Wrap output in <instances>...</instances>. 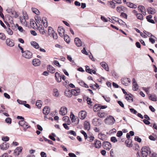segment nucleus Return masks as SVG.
Returning a JSON list of instances; mask_svg holds the SVG:
<instances>
[{"label":"nucleus","instance_id":"f257e3e1","mask_svg":"<svg viewBox=\"0 0 157 157\" xmlns=\"http://www.w3.org/2000/svg\"><path fill=\"white\" fill-rule=\"evenodd\" d=\"M142 155L143 157H147L149 154H151V151L150 148L147 147H142Z\"/></svg>","mask_w":157,"mask_h":157},{"label":"nucleus","instance_id":"f03ea898","mask_svg":"<svg viewBox=\"0 0 157 157\" xmlns=\"http://www.w3.org/2000/svg\"><path fill=\"white\" fill-rule=\"evenodd\" d=\"M105 122L107 124L113 125L115 122V119L113 117L109 115L104 120Z\"/></svg>","mask_w":157,"mask_h":157},{"label":"nucleus","instance_id":"7ed1b4c3","mask_svg":"<svg viewBox=\"0 0 157 157\" xmlns=\"http://www.w3.org/2000/svg\"><path fill=\"white\" fill-rule=\"evenodd\" d=\"M19 124L23 128L25 132L26 129L30 127L28 124L24 120L20 121L19 122Z\"/></svg>","mask_w":157,"mask_h":157},{"label":"nucleus","instance_id":"20e7f679","mask_svg":"<svg viewBox=\"0 0 157 157\" xmlns=\"http://www.w3.org/2000/svg\"><path fill=\"white\" fill-rule=\"evenodd\" d=\"M22 56L24 58L26 59H30L32 57L33 54L30 51L26 50L22 53Z\"/></svg>","mask_w":157,"mask_h":157},{"label":"nucleus","instance_id":"39448f33","mask_svg":"<svg viewBox=\"0 0 157 157\" xmlns=\"http://www.w3.org/2000/svg\"><path fill=\"white\" fill-rule=\"evenodd\" d=\"M22 148L21 147H17L14 150L13 154L15 157H21V155H20V153L22 151Z\"/></svg>","mask_w":157,"mask_h":157},{"label":"nucleus","instance_id":"423d86ee","mask_svg":"<svg viewBox=\"0 0 157 157\" xmlns=\"http://www.w3.org/2000/svg\"><path fill=\"white\" fill-rule=\"evenodd\" d=\"M102 146L104 149L108 150L110 149L112 147L111 144L108 142H104L103 143Z\"/></svg>","mask_w":157,"mask_h":157},{"label":"nucleus","instance_id":"0eeeda50","mask_svg":"<svg viewBox=\"0 0 157 157\" xmlns=\"http://www.w3.org/2000/svg\"><path fill=\"white\" fill-rule=\"evenodd\" d=\"M122 83L125 86H127L131 82V80L128 78H123L121 79Z\"/></svg>","mask_w":157,"mask_h":157},{"label":"nucleus","instance_id":"6e6552de","mask_svg":"<svg viewBox=\"0 0 157 157\" xmlns=\"http://www.w3.org/2000/svg\"><path fill=\"white\" fill-rule=\"evenodd\" d=\"M86 116V113L84 111H81L78 113V117L81 119H84Z\"/></svg>","mask_w":157,"mask_h":157},{"label":"nucleus","instance_id":"1a4fd4ad","mask_svg":"<svg viewBox=\"0 0 157 157\" xmlns=\"http://www.w3.org/2000/svg\"><path fill=\"white\" fill-rule=\"evenodd\" d=\"M67 113V109L65 107H61L59 110V113L62 116L65 115Z\"/></svg>","mask_w":157,"mask_h":157},{"label":"nucleus","instance_id":"9d476101","mask_svg":"<svg viewBox=\"0 0 157 157\" xmlns=\"http://www.w3.org/2000/svg\"><path fill=\"white\" fill-rule=\"evenodd\" d=\"M38 29L40 33L43 35L45 34L47 32L46 29H45L42 25H39Z\"/></svg>","mask_w":157,"mask_h":157},{"label":"nucleus","instance_id":"9b49d317","mask_svg":"<svg viewBox=\"0 0 157 157\" xmlns=\"http://www.w3.org/2000/svg\"><path fill=\"white\" fill-rule=\"evenodd\" d=\"M132 82L133 84V90L134 91L137 90L138 89L139 86L134 78H133Z\"/></svg>","mask_w":157,"mask_h":157},{"label":"nucleus","instance_id":"f8f14e48","mask_svg":"<svg viewBox=\"0 0 157 157\" xmlns=\"http://www.w3.org/2000/svg\"><path fill=\"white\" fill-rule=\"evenodd\" d=\"M65 30L61 26L59 27L58 29V32L60 36L61 37H63L64 35Z\"/></svg>","mask_w":157,"mask_h":157},{"label":"nucleus","instance_id":"ddd939ff","mask_svg":"<svg viewBox=\"0 0 157 157\" xmlns=\"http://www.w3.org/2000/svg\"><path fill=\"white\" fill-rule=\"evenodd\" d=\"M6 43L8 46L10 47L13 46L14 45V41L13 40L10 39L9 38L7 39L6 40Z\"/></svg>","mask_w":157,"mask_h":157},{"label":"nucleus","instance_id":"4468645a","mask_svg":"<svg viewBox=\"0 0 157 157\" xmlns=\"http://www.w3.org/2000/svg\"><path fill=\"white\" fill-rule=\"evenodd\" d=\"M9 147V144L8 143H6V142L3 143L0 146L1 149L2 150H6Z\"/></svg>","mask_w":157,"mask_h":157},{"label":"nucleus","instance_id":"2eb2a0df","mask_svg":"<svg viewBox=\"0 0 157 157\" xmlns=\"http://www.w3.org/2000/svg\"><path fill=\"white\" fill-rule=\"evenodd\" d=\"M33 64L35 66H39L40 64V61L38 59H35L33 60Z\"/></svg>","mask_w":157,"mask_h":157},{"label":"nucleus","instance_id":"dca6fc26","mask_svg":"<svg viewBox=\"0 0 157 157\" xmlns=\"http://www.w3.org/2000/svg\"><path fill=\"white\" fill-rule=\"evenodd\" d=\"M55 79L58 82H60L61 81V76L59 73L56 72L55 74Z\"/></svg>","mask_w":157,"mask_h":157},{"label":"nucleus","instance_id":"f3484780","mask_svg":"<svg viewBox=\"0 0 157 157\" xmlns=\"http://www.w3.org/2000/svg\"><path fill=\"white\" fill-rule=\"evenodd\" d=\"M75 42L76 45L78 47H80L82 45V42L78 38H75Z\"/></svg>","mask_w":157,"mask_h":157},{"label":"nucleus","instance_id":"a211bd4d","mask_svg":"<svg viewBox=\"0 0 157 157\" xmlns=\"http://www.w3.org/2000/svg\"><path fill=\"white\" fill-rule=\"evenodd\" d=\"M53 95L56 97H58L59 96V93L57 89L54 88L53 89Z\"/></svg>","mask_w":157,"mask_h":157},{"label":"nucleus","instance_id":"6ab92c4d","mask_svg":"<svg viewBox=\"0 0 157 157\" xmlns=\"http://www.w3.org/2000/svg\"><path fill=\"white\" fill-rule=\"evenodd\" d=\"M47 70L49 72L52 73H54L56 71L54 68L49 65L48 66Z\"/></svg>","mask_w":157,"mask_h":157},{"label":"nucleus","instance_id":"aec40b11","mask_svg":"<svg viewBox=\"0 0 157 157\" xmlns=\"http://www.w3.org/2000/svg\"><path fill=\"white\" fill-rule=\"evenodd\" d=\"M72 95L75 96L78 95L80 93V89L78 88H76L75 89H72L71 90Z\"/></svg>","mask_w":157,"mask_h":157},{"label":"nucleus","instance_id":"412c9836","mask_svg":"<svg viewBox=\"0 0 157 157\" xmlns=\"http://www.w3.org/2000/svg\"><path fill=\"white\" fill-rule=\"evenodd\" d=\"M149 99V100L153 101H157V97L155 94L152 95L151 94L148 95Z\"/></svg>","mask_w":157,"mask_h":157},{"label":"nucleus","instance_id":"4be33fe9","mask_svg":"<svg viewBox=\"0 0 157 157\" xmlns=\"http://www.w3.org/2000/svg\"><path fill=\"white\" fill-rule=\"evenodd\" d=\"M50 109L48 107H45L43 109V113L45 115H48L50 113Z\"/></svg>","mask_w":157,"mask_h":157},{"label":"nucleus","instance_id":"5701e85b","mask_svg":"<svg viewBox=\"0 0 157 157\" xmlns=\"http://www.w3.org/2000/svg\"><path fill=\"white\" fill-rule=\"evenodd\" d=\"M101 66L107 71H109L108 65L105 62H102L100 63Z\"/></svg>","mask_w":157,"mask_h":157},{"label":"nucleus","instance_id":"b1692460","mask_svg":"<svg viewBox=\"0 0 157 157\" xmlns=\"http://www.w3.org/2000/svg\"><path fill=\"white\" fill-rule=\"evenodd\" d=\"M94 145L95 147L98 148H100L101 146L100 141L98 140L95 141Z\"/></svg>","mask_w":157,"mask_h":157},{"label":"nucleus","instance_id":"393cba45","mask_svg":"<svg viewBox=\"0 0 157 157\" xmlns=\"http://www.w3.org/2000/svg\"><path fill=\"white\" fill-rule=\"evenodd\" d=\"M126 4L127 6L131 8H136L137 7V6L136 5L133 4L130 2H127Z\"/></svg>","mask_w":157,"mask_h":157},{"label":"nucleus","instance_id":"a878e982","mask_svg":"<svg viewBox=\"0 0 157 157\" xmlns=\"http://www.w3.org/2000/svg\"><path fill=\"white\" fill-rule=\"evenodd\" d=\"M84 127L86 129L89 130L90 128V123L87 121H85L84 124Z\"/></svg>","mask_w":157,"mask_h":157},{"label":"nucleus","instance_id":"bb28decb","mask_svg":"<svg viewBox=\"0 0 157 157\" xmlns=\"http://www.w3.org/2000/svg\"><path fill=\"white\" fill-rule=\"evenodd\" d=\"M20 19L21 22L22 24L26 26L27 25V22L26 21V19L25 18L21 17V16L20 17Z\"/></svg>","mask_w":157,"mask_h":157},{"label":"nucleus","instance_id":"cd10ccee","mask_svg":"<svg viewBox=\"0 0 157 157\" xmlns=\"http://www.w3.org/2000/svg\"><path fill=\"white\" fill-rule=\"evenodd\" d=\"M31 45L36 49H38L40 47L38 44L35 41H32L31 42Z\"/></svg>","mask_w":157,"mask_h":157},{"label":"nucleus","instance_id":"c85d7f7f","mask_svg":"<svg viewBox=\"0 0 157 157\" xmlns=\"http://www.w3.org/2000/svg\"><path fill=\"white\" fill-rule=\"evenodd\" d=\"M108 4L109 6L111 8H114L115 7V3L113 1L108 2Z\"/></svg>","mask_w":157,"mask_h":157},{"label":"nucleus","instance_id":"c756f323","mask_svg":"<svg viewBox=\"0 0 157 157\" xmlns=\"http://www.w3.org/2000/svg\"><path fill=\"white\" fill-rule=\"evenodd\" d=\"M147 10L149 14H154L155 13V9L151 7L148 8Z\"/></svg>","mask_w":157,"mask_h":157},{"label":"nucleus","instance_id":"7c9ffc66","mask_svg":"<svg viewBox=\"0 0 157 157\" xmlns=\"http://www.w3.org/2000/svg\"><path fill=\"white\" fill-rule=\"evenodd\" d=\"M72 91L70 90H66L65 92V95L68 97H71L72 96Z\"/></svg>","mask_w":157,"mask_h":157},{"label":"nucleus","instance_id":"2f4dec72","mask_svg":"<svg viewBox=\"0 0 157 157\" xmlns=\"http://www.w3.org/2000/svg\"><path fill=\"white\" fill-rule=\"evenodd\" d=\"M42 22L43 23L44 27L46 29L48 27V23L46 21V18L45 17H44L42 18Z\"/></svg>","mask_w":157,"mask_h":157},{"label":"nucleus","instance_id":"473e14b6","mask_svg":"<svg viewBox=\"0 0 157 157\" xmlns=\"http://www.w3.org/2000/svg\"><path fill=\"white\" fill-rule=\"evenodd\" d=\"M124 9L125 8L124 6H120L117 7V10L118 12L121 13V12H122L124 11Z\"/></svg>","mask_w":157,"mask_h":157},{"label":"nucleus","instance_id":"72a5a7b5","mask_svg":"<svg viewBox=\"0 0 157 157\" xmlns=\"http://www.w3.org/2000/svg\"><path fill=\"white\" fill-rule=\"evenodd\" d=\"M7 33L10 35H12L13 34V32L12 30L9 28H7L5 29Z\"/></svg>","mask_w":157,"mask_h":157},{"label":"nucleus","instance_id":"f704fd0d","mask_svg":"<svg viewBox=\"0 0 157 157\" xmlns=\"http://www.w3.org/2000/svg\"><path fill=\"white\" fill-rule=\"evenodd\" d=\"M48 35L50 36L52 35V33L54 32V31L53 30L52 28L51 27H48Z\"/></svg>","mask_w":157,"mask_h":157},{"label":"nucleus","instance_id":"c9c22d12","mask_svg":"<svg viewBox=\"0 0 157 157\" xmlns=\"http://www.w3.org/2000/svg\"><path fill=\"white\" fill-rule=\"evenodd\" d=\"M11 13L12 16L14 18H16L19 16V15L17 14V12L15 11H12Z\"/></svg>","mask_w":157,"mask_h":157},{"label":"nucleus","instance_id":"e433bc0d","mask_svg":"<svg viewBox=\"0 0 157 157\" xmlns=\"http://www.w3.org/2000/svg\"><path fill=\"white\" fill-rule=\"evenodd\" d=\"M138 8L141 13L143 12V11L145 10L144 7L143 6H139Z\"/></svg>","mask_w":157,"mask_h":157},{"label":"nucleus","instance_id":"4c0bfd02","mask_svg":"<svg viewBox=\"0 0 157 157\" xmlns=\"http://www.w3.org/2000/svg\"><path fill=\"white\" fill-rule=\"evenodd\" d=\"M79 120L78 118H75V117L73 120H71L72 122H74L75 124L76 125H77L79 123Z\"/></svg>","mask_w":157,"mask_h":157},{"label":"nucleus","instance_id":"58836bf2","mask_svg":"<svg viewBox=\"0 0 157 157\" xmlns=\"http://www.w3.org/2000/svg\"><path fill=\"white\" fill-rule=\"evenodd\" d=\"M36 105L39 109L40 108L42 105L41 101L40 100L37 101L36 102Z\"/></svg>","mask_w":157,"mask_h":157},{"label":"nucleus","instance_id":"ea45409f","mask_svg":"<svg viewBox=\"0 0 157 157\" xmlns=\"http://www.w3.org/2000/svg\"><path fill=\"white\" fill-rule=\"evenodd\" d=\"M32 10L33 12L35 13L36 14L38 15L39 13L40 12L36 8H32Z\"/></svg>","mask_w":157,"mask_h":157},{"label":"nucleus","instance_id":"a19ab883","mask_svg":"<svg viewBox=\"0 0 157 157\" xmlns=\"http://www.w3.org/2000/svg\"><path fill=\"white\" fill-rule=\"evenodd\" d=\"M136 16L138 19L141 20H143V16L142 14L139 13L137 14Z\"/></svg>","mask_w":157,"mask_h":157},{"label":"nucleus","instance_id":"79ce46f5","mask_svg":"<svg viewBox=\"0 0 157 157\" xmlns=\"http://www.w3.org/2000/svg\"><path fill=\"white\" fill-rule=\"evenodd\" d=\"M98 116L101 118L105 117L106 116V114L105 113H99L98 114Z\"/></svg>","mask_w":157,"mask_h":157},{"label":"nucleus","instance_id":"37998d69","mask_svg":"<svg viewBox=\"0 0 157 157\" xmlns=\"http://www.w3.org/2000/svg\"><path fill=\"white\" fill-rule=\"evenodd\" d=\"M144 33L145 34V35H147V36L149 37L151 36H153V37H155V36L153 35H152L151 33L149 32L145 31L144 30L143 31Z\"/></svg>","mask_w":157,"mask_h":157},{"label":"nucleus","instance_id":"c03bdc74","mask_svg":"<svg viewBox=\"0 0 157 157\" xmlns=\"http://www.w3.org/2000/svg\"><path fill=\"white\" fill-rule=\"evenodd\" d=\"M63 120H67V123H66V124H67H67H68V125L70 124L71 123V122L70 121L69 119V118L68 117H67V116H65L63 117Z\"/></svg>","mask_w":157,"mask_h":157},{"label":"nucleus","instance_id":"a18cd8bd","mask_svg":"<svg viewBox=\"0 0 157 157\" xmlns=\"http://www.w3.org/2000/svg\"><path fill=\"white\" fill-rule=\"evenodd\" d=\"M94 137L93 136H90L87 137V140L88 141H89L90 142H92L94 140Z\"/></svg>","mask_w":157,"mask_h":157},{"label":"nucleus","instance_id":"49530a36","mask_svg":"<svg viewBox=\"0 0 157 157\" xmlns=\"http://www.w3.org/2000/svg\"><path fill=\"white\" fill-rule=\"evenodd\" d=\"M91 69L87 66H86V72L91 74Z\"/></svg>","mask_w":157,"mask_h":157},{"label":"nucleus","instance_id":"de8ad7c7","mask_svg":"<svg viewBox=\"0 0 157 157\" xmlns=\"http://www.w3.org/2000/svg\"><path fill=\"white\" fill-rule=\"evenodd\" d=\"M104 134H103L101 133H100L98 135V137L100 139L103 140L104 139Z\"/></svg>","mask_w":157,"mask_h":157},{"label":"nucleus","instance_id":"09e8293b","mask_svg":"<svg viewBox=\"0 0 157 157\" xmlns=\"http://www.w3.org/2000/svg\"><path fill=\"white\" fill-rule=\"evenodd\" d=\"M50 36L52 37L54 39H56L57 38V34L55 32L52 33Z\"/></svg>","mask_w":157,"mask_h":157},{"label":"nucleus","instance_id":"8fccbe9b","mask_svg":"<svg viewBox=\"0 0 157 157\" xmlns=\"http://www.w3.org/2000/svg\"><path fill=\"white\" fill-rule=\"evenodd\" d=\"M0 39L3 40H4L6 39V36L3 33H0Z\"/></svg>","mask_w":157,"mask_h":157},{"label":"nucleus","instance_id":"3c124183","mask_svg":"<svg viewBox=\"0 0 157 157\" xmlns=\"http://www.w3.org/2000/svg\"><path fill=\"white\" fill-rule=\"evenodd\" d=\"M99 109H100V106L97 105H96L94 106V112H97Z\"/></svg>","mask_w":157,"mask_h":157},{"label":"nucleus","instance_id":"603ef678","mask_svg":"<svg viewBox=\"0 0 157 157\" xmlns=\"http://www.w3.org/2000/svg\"><path fill=\"white\" fill-rule=\"evenodd\" d=\"M110 140L112 142L114 143L116 142L117 141V140L116 138L114 136L111 137Z\"/></svg>","mask_w":157,"mask_h":157},{"label":"nucleus","instance_id":"864d4df0","mask_svg":"<svg viewBox=\"0 0 157 157\" xmlns=\"http://www.w3.org/2000/svg\"><path fill=\"white\" fill-rule=\"evenodd\" d=\"M126 95V96L125 97V99L126 100H127L128 101H130V100H132V98L131 97L129 96L128 94Z\"/></svg>","mask_w":157,"mask_h":157},{"label":"nucleus","instance_id":"5fc2aeb1","mask_svg":"<svg viewBox=\"0 0 157 157\" xmlns=\"http://www.w3.org/2000/svg\"><path fill=\"white\" fill-rule=\"evenodd\" d=\"M64 39L65 40L67 43H69L70 42L69 37L66 35H64Z\"/></svg>","mask_w":157,"mask_h":157},{"label":"nucleus","instance_id":"6e6d98bb","mask_svg":"<svg viewBox=\"0 0 157 157\" xmlns=\"http://www.w3.org/2000/svg\"><path fill=\"white\" fill-rule=\"evenodd\" d=\"M80 132L84 136L85 139H87V135L86 132L83 130L81 131Z\"/></svg>","mask_w":157,"mask_h":157},{"label":"nucleus","instance_id":"4d7b16f0","mask_svg":"<svg viewBox=\"0 0 157 157\" xmlns=\"http://www.w3.org/2000/svg\"><path fill=\"white\" fill-rule=\"evenodd\" d=\"M5 121L7 123L10 124L11 123L12 120L11 118L7 117Z\"/></svg>","mask_w":157,"mask_h":157},{"label":"nucleus","instance_id":"13d9d810","mask_svg":"<svg viewBox=\"0 0 157 157\" xmlns=\"http://www.w3.org/2000/svg\"><path fill=\"white\" fill-rule=\"evenodd\" d=\"M9 140V137L7 136L2 137V140L4 141H8Z\"/></svg>","mask_w":157,"mask_h":157},{"label":"nucleus","instance_id":"bf43d9fd","mask_svg":"<svg viewBox=\"0 0 157 157\" xmlns=\"http://www.w3.org/2000/svg\"><path fill=\"white\" fill-rule=\"evenodd\" d=\"M121 17H123L124 18L127 19V15L126 14L121 12V13L120 15Z\"/></svg>","mask_w":157,"mask_h":157},{"label":"nucleus","instance_id":"052dcab7","mask_svg":"<svg viewBox=\"0 0 157 157\" xmlns=\"http://www.w3.org/2000/svg\"><path fill=\"white\" fill-rule=\"evenodd\" d=\"M23 18H25L26 19H28V17L26 12L25 11L23 12Z\"/></svg>","mask_w":157,"mask_h":157},{"label":"nucleus","instance_id":"680f3d73","mask_svg":"<svg viewBox=\"0 0 157 157\" xmlns=\"http://www.w3.org/2000/svg\"><path fill=\"white\" fill-rule=\"evenodd\" d=\"M135 140L139 142H140L141 141V139L138 136H136L135 137Z\"/></svg>","mask_w":157,"mask_h":157},{"label":"nucleus","instance_id":"e2e57ef3","mask_svg":"<svg viewBox=\"0 0 157 157\" xmlns=\"http://www.w3.org/2000/svg\"><path fill=\"white\" fill-rule=\"evenodd\" d=\"M150 154V157H157V154L155 152H153Z\"/></svg>","mask_w":157,"mask_h":157},{"label":"nucleus","instance_id":"0e129e2a","mask_svg":"<svg viewBox=\"0 0 157 157\" xmlns=\"http://www.w3.org/2000/svg\"><path fill=\"white\" fill-rule=\"evenodd\" d=\"M123 134L122 132L121 131H118L117 134V137H120L122 136Z\"/></svg>","mask_w":157,"mask_h":157},{"label":"nucleus","instance_id":"69168bd1","mask_svg":"<svg viewBox=\"0 0 157 157\" xmlns=\"http://www.w3.org/2000/svg\"><path fill=\"white\" fill-rule=\"evenodd\" d=\"M82 52L84 54H85L86 55H88V53L86 52L85 47H84L82 50Z\"/></svg>","mask_w":157,"mask_h":157},{"label":"nucleus","instance_id":"338daca9","mask_svg":"<svg viewBox=\"0 0 157 157\" xmlns=\"http://www.w3.org/2000/svg\"><path fill=\"white\" fill-rule=\"evenodd\" d=\"M0 157H12L11 155H9L7 153H5L3 154L2 156Z\"/></svg>","mask_w":157,"mask_h":157},{"label":"nucleus","instance_id":"774afa93","mask_svg":"<svg viewBox=\"0 0 157 157\" xmlns=\"http://www.w3.org/2000/svg\"><path fill=\"white\" fill-rule=\"evenodd\" d=\"M110 155L111 157H115V156L114 155V152L113 149H111L110 151Z\"/></svg>","mask_w":157,"mask_h":157}]
</instances>
